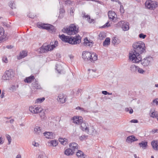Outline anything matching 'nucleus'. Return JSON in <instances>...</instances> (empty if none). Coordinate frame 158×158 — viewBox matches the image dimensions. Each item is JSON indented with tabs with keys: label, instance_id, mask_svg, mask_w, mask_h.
I'll return each mask as SVG.
<instances>
[{
	"label": "nucleus",
	"instance_id": "obj_5",
	"mask_svg": "<svg viewBox=\"0 0 158 158\" xmlns=\"http://www.w3.org/2000/svg\"><path fill=\"white\" fill-rule=\"evenodd\" d=\"M58 42L55 41L54 44L53 43H51L49 45L44 44L41 47L40 52H45L48 51H51L58 45Z\"/></svg>",
	"mask_w": 158,
	"mask_h": 158
},
{
	"label": "nucleus",
	"instance_id": "obj_58",
	"mask_svg": "<svg viewBox=\"0 0 158 158\" xmlns=\"http://www.w3.org/2000/svg\"><path fill=\"white\" fill-rule=\"evenodd\" d=\"M76 109H80L82 110H84V109L83 108H81L79 106H78L76 108Z\"/></svg>",
	"mask_w": 158,
	"mask_h": 158
},
{
	"label": "nucleus",
	"instance_id": "obj_46",
	"mask_svg": "<svg viewBox=\"0 0 158 158\" xmlns=\"http://www.w3.org/2000/svg\"><path fill=\"white\" fill-rule=\"evenodd\" d=\"M102 93L103 94H104V95H107V94L111 95L112 94L111 93L110 94L109 93H108L106 91H103L102 92Z\"/></svg>",
	"mask_w": 158,
	"mask_h": 158
},
{
	"label": "nucleus",
	"instance_id": "obj_9",
	"mask_svg": "<svg viewBox=\"0 0 158 158\" xmlns=\"http://www.w3.org/2000/svg\"><path fill=\"white\" fill-rule=\"evenodd\" d=\"M117 24L118 26L121 27L123 30L124 31H127L129 29V23L127 22L122 21L119 22Z\"/></svg>",
	"mask_w": 158,
	"mask_h": 158
},
{
	"label": "nucleus",
	"instance_id": "obj_49",
	"mask_svg": "<svg viewBox=\"0 0 158 158\" xmlns=\"http://www.w3.org/2000/svg\"><path fill=\"white\" fill-rule=\"evenodd\" d=\"M4 142L3 139L1 137H0V144H2Z\"/></svg>",
	"mask_w": 158,
	"mask_h": 158
},
{
	"label": "nucleus",
	"instance_id": "obj_26",
	"mask_svg": "<svg viewBox=\"0 0 158 158\" xmlns=\"http://www.w3.org/2000/svg\"><path fill=\"white\" fill-rule=\"evenodd\" d=\"M32 84L33 89H39L41 88L40 86L36 81L33 83Z\"/></svg>",
	"mask_w": 158,
	"mask_h": 158
},
{
	"label": "nucleus",
	"instance_id": "obj_53",
	"mask_svg": "<svg viewBox=\"0 0 158 158\" xmlns=\"http://www.w3.org/2000/svg\"><path fill=\"white\" fill-rule=\"evenodd\" d=\"M71 3H72L71 1L70 0H68L66 1L65 2V4H71Z\"/></svg>",
	"mask_w": 158,
	"mask_h": 158
},
{
	"label": "nucleus",
	"instance_id": "obj_24",
	"mask_svg": "<svg viewBox=\"0 0 158 158\" xmlns=\"http://www.w3.org/2000/svg\"><path fill=\"white\" fill-rule=\"evenodd\" d=\"M84 43L85 45L89 47L92 46V43H90L87 38H85L84 40Z\"/></svg>",
	"mask_w": 158,
	"mask_h": 158
},
{
	"label": "nucleus",
	"instance_id": "obj_52",
	"mask_svg": "<svg viewBox=\"0 0 158 158\" xmlns=\"http://www.w3.org/2000/svg\"><path fill=\"white\" fill-rule=\"evenodd\" d=\"M130 122L131 123H138V121L137 120H136V119H133V120H131L130 121Z\"/></svg>",
	"mask_w": 158,
	"mask_h": 158
},
{
	"label": "nucleus",
	"instance_id": "obj_22",
	"mask_svg": "<svg viewBox=\"0 0 158 158\" xmlns=\"http://www.w3.org/2000/svg\"><path fill=\"white\" fill-rule=\"evenodd\" d=\"M80 124L81 125V129L82 131L85 132L88 128V127L86 126L85 123L83 122V121Z\"/></svg>",
	"mask_w": 158,
	"mask_h": 158
},
{
	"label": "nucleus",
	"instance_id": "obj_23",
	"mask_svg": "<svg viewBox=\"0 0 158 158\" xmlns=\"http://www.w3.org/2000/svg\"><path fill=\"white\" fill-rule=\"evenodd\" d=\"M34 79L33 76H31L30 77H27L24 80V81L27 83H31Z\"/></svg>",
	"mask_w": 158,
	"mask_h": 158
},
{
	"label": "nucleus",
	"instance_id": "obj_19",
	"mask_svg": "<svg viewBox=\"0 0 158 158\" xmlns=\"http://www.w3.org/2000/svg\"><path fill=\"white\" fill-rule=\"evenodd\" d=\"M35 133L36 135H40L42 134L41 129L39 126H36L34 128Z\"/></svg>",
	"mask_w": 158,
	"mask_h": 158
},
{
	"label": "nucleus",
	"instance_id": "obj_45",
	"mask_svg": "<svg viewBox=\"0 0 158 158\" xmlns=\"http://www.w3.org/2000/svg\"><path fill=\"white\" fill-rule=\"evenodd\" d=\"M120 10L121 13H124V10L123 6L122 5H121L120 6Z\"/></svg>",
	"mask_w": 158,
	"mask_h": 158
},
{
	"label": "nucleus",
	"instance_id": "obj_32",
	"mask_svg": "<svg viewBox=\"0 0 158 158\" xmlns=\"http://www.w3.org/2000/svg\"><path fill=\"white\" fill-rule=\"evenodd\" d=\"M84 17L85 18H87L88 22L90 23L94 21V19H91L90 16L89 15H84Z\"/></svg>",
	"mask_w": 158,
	"mask_h": 158
},
{
	"label": "nucleus",
	"instance_id": "obj_61",
	"mask_svg": "<svg viewBox=\"0 0 158 158\" xmlns=\"http://www.w3.org/2000/svg\"><path fill=\"white\" fill-rule=\"evenodd\" d=\"M60 12L63 13L64 12V10L63 9H60Z\"/></svg>",
	"mask_w": 158,
	"mask_h": 158
},
{
	"label": "nucleus",
	"instance_id": "obj_21",
	"mask_svg": "<svg viewBox=\"0 0 158 158\" xmlns=\"http://www.w3.org/2000/svg\"><path fill=\"white\" fill-rule=\"evenodd\" d=\"M153 148L155 150H158V143L156 141H153L151 143Z\"/></svg>",
	"mask_w": 158,
	"mask_h": 158
},
{
	"label": "nucleus",
	"instance_id": "obj_37",
	"mask_svg": "<svg viewBox=\"0 0 158 158\" xmlns=\"http://www.w3.org/2000/svg\"><path fill=\"white\" fill-rule=\"evenodd\" d=\"M150 116L151 117L154 118L158 116V113L157 112L152 111L150 114Z\"/></svg>",
	"mask_w": 158,
	"mask_h": 158
},
{
	"label": "nucleus",
	"instance_id": "obj_64",
	"mask_svg": "<svg viewBox=\"0 0 158 158\" xmlns=\"http://www.w3.org/2000/svg\"><path fill=\"white\" fill-rule=\"evenodd\" d=\"M69 57L71 59H72L73 58V56L72 55H70L69 56Z\"/></svg>",
	"mask_w": 158,
	"mask_h": 158
},
{
	"label": "nucleus",
	"instance_id": "obj_4",
	"mask_svg": "<svg viewBox=\"0 0 158 158\" xmlns=\"http://www.w3.org/2000/svg\"><path fill=\"white\" fill-rule=\"evenodd\" d=\"M82 57L85 60H90L91 61L97 59V56L95 53L91 54L88 52H84L82 54Z\"/></svg>",
	"mask_w": 158,
	"mask_h": 158
},
{
	"label": "nucleus",
	"instance_id": "obj_34",
	"mask_svg": "<svg viewBox=\"0 0 158 158\" xmlns=\"http://www.w3.org/2000/svg\"><path fill=\"white\" fill-rule=\"evenodd\" d=\"M99 37L100 40H103L106 37L105 34L103 32H100L99 35Z\"/></svg>",
	"mask_w": 158,
	"mask_h": 158
},
{
	"label": "nucleus",
	"instance_id": "obj_2",
	"mask_svg": "<svg viewBox=\"0 0 158 158\" xmlns=\"http://www.w3.org/2000/svg\"><path fill=\"white\" fill-rule=\"evenodd\" d=\"M59 37L64 42L72 44H76L81 42V37L79 35L69 38V36H65L63 34L59 35Z\"/></svg>",
	"mask_w": 158,
	"mask_h": 158
},
{
	"label": "nucleus",
	"instance_id": "obj_7",
	"mask_svg": "<svg viewBox=\"0 0 158 158\" xmlns=\"http://www.w3.org/2000/svg\"><path fill=\"white\" fill-rule=\"evenodd\" d=\"M146 7L150 10H153L158 6V4L156 2L152 1H147L145 3Z\"/></svg>",
	"mask_w": 158,
	"mask_h": 158
},
{
	"label": "nucleus",
	"instance_id": "obj_12",
	"mask_svg": "<svg viewBox=\"0 0 158 158\" xmlns=\"http://www.w3.org/2000/svg\"><path fill=\"white\" fill-rule=\"evenodd\" d=\"M66 98L63 94H60L57 98V101L61 103H64L66 101Z\"/></svg>",
	"mask_w": 158,
	"mask_h": 158
},
{
	"label": "nucleus",
	"instance_id": "obj_39",
	"mask_svg": "<svg viewBox=\"0 0 158 158\" xmlns=\"http://www.w3.org/2000/svg\"><path fill=\"white\" fill-rule=\"evenodd\" d=\"M125 111L127 112L129 111V113L131 114L133 112V109L131 107L130 108H125Z\"/></svg>",
	"mask_w": 158,
	"mask_h": 158
},
{
	"label": "nucleus",
	"instance_id": "obj_6",
	"mask_svg": "<svg viewBox=\"0 0 158 158\" xmlns=\"http://www.w3.org/2000/svg\"><path fill=\"white\" fill-rule=\"evenodd\" d=\"M14 75V73L12 70L6 71L2 77V79L4 80H9Z\"/></svg>",
	"mask_w": 158,
	"mask_h": 158
},
{
	"label": "nucleus",
	"instance_id": "obj_59",
	"mask_svg": "<svg viewBox=\"0 0 158 158\" xmlns=\"http://www.w3.org/2000/svg\"><path fill=\"white\" fill-rule=\"evenodd\" d=\"M57 70L58 72H59L60 73H64V72L62 70H60L59 71V70L57 69Z\"/></svg>",
	"mask_w": 158,
	"mask_h": 158
},
{
	"label": "nucleus",
	"instance_id": "obj_31",
	"mask_svg": "<svg viewBox=\"0 0 158 158\" xmlns=\"http://www.w3.org/2000/svg\"><path fill=\"white\" fill-rule=\"evenodd\" d=\"M27 55V52L25 51H23L22 52H21L20 53L19 57L20 58H23Z\"/></svg>",
	"mask_w": 158,
	"mask_h": 158
},
{
	"label": "nucleus",
	"instance_id": "obj_17",
	"mask_svg": "<svg viewBox=\"0 0 158 158\" xmlns=\"http://www.w3.org/2000/svg\"><path fill=\"white\" fill-rule=\"evenodd\" d=\"M74 152L70 148L66 149L64 152V154L67 156L72 155L74 154Z\"/></svg>",
	"mask_w": 158,
	"mask_h": 158
},
{
	"label": "nucleus",
	"instance_id": "obj_42",
	"mask_svg": "<svg viewBox=\"0 0 158 158\" xmlns=\"http://www.w3.org/2000/svg\"><path fill=\"white\" fill-rule=\"evenodd\" d=\"M146 36V35H144L143 33H141L139 35V37L140 38H142L143 39H144Z\"/></svg>",
	"mask_w": 158,
	"mask_h": 158
},
{
	"label": "nucleus",
	"instance_id": "obj_62",
	"mask_svg": "<svg viewBox=\"0 0 158 158\" xmlns=\"http://www.w3.org/2000/svg\"><path fill=\"white\" fill-rule=\"evenodd\" d=\"M14 120L13 119H11L10 120L9 122L10 123H12L14 122Z\"/></svg>",
	"mask_w": 158,
	"mask_h": 158
},
{
	"label": "nucleus",
	"instance_id": "obj_38",
	"mask_svg": "<svg viewBox=\"0 0 158 158\" xmlns=\"http://www.w3.org/2000/svg\"><path fill=\"white\" fill-rule=\"evenodd\" d=\"M59 141L63 145H65L67 143V141L64 140V139L62 138L59 139Z\"/></svg>",
	"mask_w": 158,
	"mask_h": 158
},
{
	"label": "nucleus",
	"instance_id": "obj_33",
	"mask_svg": "<svg viewBox=\"0 0 158 158\" xmlns=\"http://www.w3.org/2000/svg\"><path fill=\"white\" fill-rule=\"evenodd\" d=\"M45 98L44 97L42 98H39L37 99L35 101V103H41L43 102L45 100Z\"/></svg>",
	"mask_w": 158,
	"mask_h": 158
},
{
	"label": "nucleus",
	"instance_id": "obj_10",
	"mask_svg": "<svg viewBox=\"0 0 158 158\" xmlns=\"http://www.w3.org/2000/svg\"><path fill=\"white\" fill-rule=\"evenodd\" d=\"M29 110L32 113L34 114H38L41 112L43 109L40 106L33 107L31 106L29 108Z\"/></svg>",
	"mask_w": 158,
	"mask_h": 158
},
{
	"label": "nucleus",
	"instance_id": "obj_1",
	"mask_svg": "<svg viewBox=\"0 0 158 158\" xmlns=\"http://www.w3.org/2000/svg\"><path fill=\"white\" fill-rule=\"evenodd\" d=\"M133 49L129 52V59L133 63H138L141 59L140 55L146 52L144 43L139 41L133 44Z\"/></svg>",
	"mask_w": 158,
	"mask_h": 158
},
{
	"label": "nucleus",
	"instance_id": "obj_11",
	"mask_svg": "<svg viewBox=\"0 0 158 158\" xmlns=\"http://www.w3.org/2000/svg\"><path fill=\"white\" fill-rule=\"evenodd\" d=\"M41 27L43 29L48 30L52 32L55 31L54 27L50 24H44Z\"/></svg>",
	"mask_w": 158,
	"mask_h": 158
},
{
	"label": "nucleus",
	"instance_id": "obj_36",
	"mask_svg": "<svg viewBox=\"0 0 158 158\" xmlns=\"http://www.w3.org/2000/svg\"><path fill=\"white\" fill-rule=\"evenodd\" d=\"M119 42V40L116 37H114L112 40V43L114 44H118Z\"/></svg>",
	"mask_w": 158,
	"mask_h": 158
},
{
	"label": "nucleus",
	"instance_id": "obj_41",
	"mask_svg": "<svg viewBox=\"0 0 158 158\" xmlns=\"http://www.w3.org/2000/svg\"><path fill=\"white\" fill-rule=\"evenodd\" d=\"M110 26V24H109V22H108L107 23H106L104 25L101 27V28H104L106 27H108Z\"/></svg>",
	"mask_w": 158,
	"mask_h": 158
},
{
	"label": "nucleus",
	"instance_id": "obj_8",
	"mask_svg": "<svg viewBox=\"0 0 158 158\" xmlns=\"http://www.w3.org/2000/svg\"><path fill=\"white\" fill-rule=\"evenodd\" d=\"M153 60L152 57L149 56L144 58L143 59L139 61H141V64L143 66H147Z\"/></svg>",
	"mask_w": 158,
	"mask_h": 158
},
{
	"label": "nucleus",
	"instance_id": "obj_55",
	"mask_svg": "<svg viewBox=\"0 0 158 158\" xmlns=\"http://www.w3.org/2000/svg\"><path fill=\"white\" fill-rule=\"evenodd\" d=\"M32 144L34 146L36 147H37L39 145L38 143H36L35 142H33Z\"/></svg>",
	"mask_w": 158,
	"mask_h": 158
},
{
	"label": "nucleus",
	"instance_id": "obj_57",
	"mask_svg": "<svg viewBox=\"0 0 158 158\" xmlns=\"http://www.w3.org/2000/svg\"><path fill=\"white\" fill-rule=\"evenodd\" d=\"M38 158H44V156L42 154H40L38 156Z\"/></svg>",
	"mask_w": 158,
	"mask_h": 158
},
{
	"label": "nucleus",
	"instance_id": "obj_3",
	"mask_svg": "<svg viewBox=\"0 0 158 158\" xmlns=\"http://www.w3.org/2000/svg\"><path fill=\"white\" fill-rule=\"evenodd\" d=\"M78 29L73 24H71L68 28L64 27L62 31L64 33H66L69 35H72L76 34L78 32Z\"/></svg>",
	"mask_w": 158,
	"mask_h": 158
},
{
	"label": "nucleus",
	"instance_id": "obj_56",
	"mask_svg": "<svg viewBox=\"0 0 158 158\" xmlns=\"http://www.w3.org/2000/svg\"><path fill=\"white\" fill-rule=\"evenodd\" d=\"M90 1H94V2H97L98 3H100L101 4H102V2L99 1H98V0H90Z\"/></svg>",
	"mask_w": 158,
	"mask_h": 158
},
{
	"label": "nucleus",
	"instance_id": "obj_25",
	"mask_svg": "<svg viewBox=\"0 0 158 158\" xmlns=\"http://www.w3.org/2000/svg\"><path fill=\"white\" fill-rule=\"evenodd\" d=\"M8 39L6 35H0V43H2L6 41Z\"/></svg>",
	"mask_w": 158,
	"mask_h": 158
},
{
	"label": "nucleus",
	"instance_id": "obj_51",
	"mask_svg": "<svg viewBox=\"0 0 158 158\" xmlns=\"http://www.w3.org/2000/svg\"><path fill=\"white\" fill-rule=\"evenodd\" d=\"M3 61L5 63H6L8 62V60L6 57H4L2 59Z\"/></svg>",
	"mask_w": 158,
	"mask_h": 158
},
{
	"label": "nucleus",
	"instance_id": "obj_60",
	"mask_svg": "<svg viewBox=\"0 0 158 158\" xmlns=\"http://www.w3.org/2000/svg\"><path fill=\"white\" fill-rule=\"evenodd\" d=\"M6 48H10H10H13V46H11V45H10V46H6Z\"/></svg>",
	"mask_w": 158,
	"mask_h": 158
},
{
	"label": "nucleus",
	"instance_id": "obj_30",
	"mask_svg": "<svg viewBox=\"0 0 158 158\" xmlns=\"http://www.w3.org/2000/svg\"><path fill=\"white\" fill-rule=\"evenodd\" d=\"M137 69H138V66L135 65H131L130 67V70L132 72L136 71L137 70Z\"/></svg>",
	"mask_w": 158,
	"mask_h": 158
},
{
	"label": "nucleus",
	"instance_id": "obj_50",
	"mask_svg": "<svg viewBox=\"0 0 158 158\" xmlns=\"http://www.w3.org/2000/svg\"><path fill=\"white\" fill-rule=\"evenodd\" d=\"M152 102L154 103H156V105H158V98H157L153 100Z\"/></svg>",
	"mask_w": 158,
	"mask_h": 158
},
{
	"label": "nucleus",
	"instance_id": "obj_13",
	"mask_svg": "<svg viewBox=\"0 0 158 158\" xmlns=\"http://www.w3.org/2000/svg\"><path fill=\"white\" fill-rule=\"evenodd\" d=\"M69 147L74 152L78 150L79 146L76 143H72L69 144Z\"/></svg>",
	"mask_w": 158,
	"mask_h": 158
},
{
	"label": "nucleus",
	"instance_id": "obj_43",
	"mask_svg": "<svg viewBox=\"0 0 158 158\" xmlns=\"http://www.w3.org/2000/svg\"><path fill=\"white\" fill-rule=\"evenodd\" d=\"M88 71L89 72V73H90L91 74L93 72H95L96 71V69H94L91 70L90 69H88Z\"/></svg>",
	"mask_w": 158,
	"mask_h": 158
},
{
	"label": "nucleus",
	"instance_id": "obj_63",
	"mask_svg": "<svg viewBox=\"0 0 158 158\" xmlns=\"http://www.w3.org/2000/svg\"><path fill=\"white\" fill-rule=\"evenodd\" d=\"M16 158H21V157L20 155H18L17 156Z\"/></svg>",
	"mask_w": 158,
	"mask_h": 158
},
{
	"label": "nucleus",
	"instance_id": "obj_18",
	"mask_svg": "<svg viewBox=\"0 0 158 158\" xmlns=\"http://www.w3.org/2000/svg\"><path fill=\"white\" fill-rule=\"evenodd\" d=\"M116 14L114 11H109L108 13V16L110 19L113 20L115 18Z\"/></svg>",
	"mask_w": 158,
	"mask_h": 158
},
{
	"label": "nucleus",
	"instance_id": "obj_29",
	"mask_svg": "<svg viewBox=\"0 0 158 158\" xmlns=\"http://www.w3.org/2000/svg\"><path fill=\"white\" fill-rule=\"evenodd\" d=\"M76 155L78 157H80L81 158H84V154L83 152L80 150H78L77 152Z\"/></svg>",
	"mask_w": 158,
	"mask_h": 158
},
{
	"label": "nucleus",
	"instance_id": "obj_27",
	"mask_svg": "<svg viewBox=\"0 0 158 158\" xmlns=\"http://www.w3.org/2000/svg\"><path fill=\"white\" fill-rule=\"evenodd\" d=\"M110 44V39L109 38H106L103 42V45L104 46H108Z\"/></svg>",
	"mask_w": 158,
	"mask_h": 158
},
{
	"label": "nucleus",
	"instance_id": "obj_16",
	"mask_svg": "<svg viewBox=\"0 0 158 158\" xmlns=\"http://www.w3.org/2000/svg\"><path fill=\"white\" fill-rule=\"evenodd\" d=\"M138 139L133 135H131L127 137L126 139V141L128 143H131L134 141H136Z\"/></svg>",
	"mask_w": 158,
	"mask_h": 158
},
{
	"label": "nucleus",
	"instance_id": "obj_48",
	"mask_svg": "<svg viewBox=\"0 0 158 158\" xmlns=\"http://www.w3.org/2000/svg\"><path fill=\"white\" fill-rule=\"evenodd\" d=\"M15 4L14 3H11L10 4V6L12 9L15 8Z\"/></svg>",
	"mask_w": 158,
	"mask_h": 158
},
{
	"label": "nucleus",
	"instance_id": "obj_44",
	"mask_svg": "<svg viewBox=\"0 0 158 158\" xmlns=\"http://www.w3.org/2000/svg\"><path fill=\"white\" fill-rule=\"evenodd\" d=\"M137 71L139 73H143L144 72V70L142 69L139 68L138 67V69H137Z\"/></svg>",
	"mask_w": 158,
	"mask_h": 158
},
{
	"label": "nucleus",
	"instance_id": "obj_20",
	"mask_svg": "<svg viewBox=\"0 0 158 158\" xmlns=\"http://www.w3.org/2000/svg\"><path fill=\"white\" fill-rule=\"evenodd\" d=\"M94 129L92 127H88L85 132L90 135H93L94 132Z\"/></svg>",
	"mask_w": 158,
	"mask_h": 158
},
{
	"label": "nucleus",
	"instance_id": "obj_35",
	"mask_svg": "<svg viewBox=\"0 0 158 158\" xmlns=\"http://www.w3.org/2000/svg\"><path fill=\"white\" fill-rule=\"evenodd\" d=\"M50 144L51 145L56 147L58 144V142L56 140H52L50 141Z\"/></svg>",
	"mask_w": 158,
	"mask_h": 158
},
{
	"label": "nucleus",
	"instance_id": "obj_47",
	"mask_svg": "<svg viewBox=\"0 0 158 158\" xmlns=\"http://www.w3.org/2000/svg\"><path fill=\"white\" fill-rule=\"evenodd\" d=\"M86 137H87V136H86L85 135H82L80 137L79 139L81 140H82L84 139Z\"/></svg>",
	"mask_w": 158,
	"mask_h": 158
},
{
	"label": "nucleus",
	"instance_id": "obj_14",
	"mask_svg": "<svg viewBox=\"0 0 158 158\" xmlns=\"http://www.w3.org/2000/svg\"><path fill=\"white\" fill-rule=\"evenodd\" d=\"M73 119V122L77 124H80L83 122L82 118L81 117H74Z\"/></svg>",
	"mask_w": 158,
	"mask_h": 158
},
{
	"label": "nucleus",
	"instance_id": "obj_54",
	"mask_svg": "<svg viewBox=\"0 0 158 158\" xmlns=\"http://www.w3.org/2000/svg\"><path fill=\"white\" fill-rule=\"evenodd\" d=\"M4 94H5V93L4 92H3L2 91L1 93V94L0 96V97L1 98H3L5 96H4Z\"/></svg>",
	"mask_w": 158,
	"mask_h": 158
},
{
	"label": "nucleus",
	"instance_id": "obj_40",
	"mask_svg": "<svg viewBox=\"0 0 158 158\" xmlns=\"http://www.w3.org/2000/svg\"><path fill=\"white\" fill-rule=\"evenodd\" d=\"M6 136L8 141V144H10L11 141V137L8 134H6Z\"/></svg>",
	"mask_w": 158,
	"mask_h": 158
},
{
	"label": "nucleus",
	"instance_id": "obj_15",
	"mask_svg": "<svg viewBox=\"0 0 158 158\" xmlns=\"http://www.w3.org/2000/svg\"><path fill=\"white\" fill-rule=\"evenodd\" d=\"M44 135L48 139H53L55 135L52 132H45L44 133Z\"/></svg>",
	"mask_w": 158,
	"mask_h": 158
},
{
	"label": "nucleus",
	"instance_id": "obj_28",
	"mask_svg": "<svg viewBox=\"0 0 158 158\" xmlns=\"http://www.w3.org/2000/svg\"><path fill=\"white\" fill-rule=\"evenodd\" d=\"M140 147H142L143 148L145 149L147 146V142L146 141H142L141 143H139Z\"/></svg>",
	"mask_w": 158,
	"mask_h": 158
}]
</instances>
